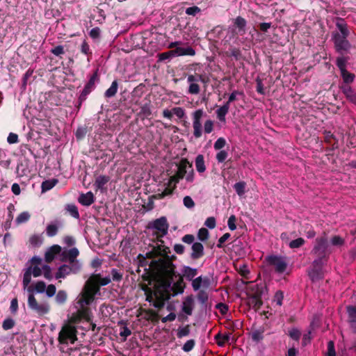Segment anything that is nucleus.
Wrapping results in <instances>:
<instances>
[{
    "label": "nucleus",
    "mask_w": 356,
    "mask_h": 356,
    "mask_svg": "<svg viewBox=\"0 0 356 356\" xmlns=\"http://www.w3.org/2000/svg\"><path fill=\"white\" fill-rule=\"evenodd\" d=\"M324 140L326 143L332 145V149H335L339 147L338 140L331 131H325L324 132Z\"/></svg>",
    "instance_id": "5701e85b"
},
{
    "label": "nucleus",
    "mask_w": 356,
    "mask_h": 356,
    "mask_svg": "<svg viewBox=\"0 0 356 356\" xmlns=\"http://www.w3.org/2000/svg\"><path fill=\"white\" fill-rule=\"evenodd\" d=\"M190 334V325H186L183 327H179L177 330V336L178 338L181 339L184 337L188 336Z\"/></svg>",
    "instance_id": "09e8293b"
},
{
    "label": "nucleus",
    "mask_w": 356,
    "mask_h": 356,
    "mask_svg": "<svg viewBox=\"0 0 356 356\" xmlns=\"http://www.w3.org/2000/svg\"><path fill=\"white\" fill-rule=\"evenodd\" d=\"M231 334H227L222 335L220 333L217 334L215 336V339L218 340V339H221V341H217V344L219 346H223L226 342H228L230 339Z\"/></svg>",
    "instance_id": "a18cd8bd"
},
{
    "label": "nucleus",
    "mask_w": 356,
    "mask_h": 356,
    "mask_svg": "<svg viewBox=\"0 0 356 356\" xmlns=\"http://www.w3.org/2000/svg\"><path fill=\"white\" fill-rule=\"evenodd\" d=\"M70 263V268L71 270V273H77L80 271L81 268V265L79 262L78 260H74L73 262H69Z\"/></svg>",
    "instance_id": "864d4df0"
},
{
    "label": "nucleus",
    "mask_w": 356,
    "mask_h": 356,
    "mask_svg": "<svg viewBox=\"0 0 356 356\" xmlns=\"http://www.w3.org/2000/svg\"><path fill=\"white\" fill-rule=\"evenodd\" d=\"M266 260L270 266L275 267V271L278 273H284L287 268V263L282 257L269 255L266 257Z\"/></svg>",
    "instance_id": "9d476101"
},
{
    "label": "nucleus",
    "mask_w": 356,
    "mask_h": 356,
    "mask_svg": "<svg viewBox=\"0 0 356 356\" xmlns=\"http://www.w3.org/2000/svg\"><path fill=\"white\" fill-rule=\"evenodd\" d=\"M204 111L202 109L196 110L193 114V135L196 138H199L202 135L201 119Z\"/></svg>",
    "instance_id": "9b49d317"
},
{
    "label": "nucleus",
    "mask_w": 356,
    "mask_h": 356,
    "mask_svg": "<svg viewBox=\"0 0 356 356\" xmlns=\"http://www.w3.org/2000/svg\"><path fill=\"white\" fill-rule=\"evenodd\" d=\"M44 238L42 234H34L29 238V245L33 248L40 247L43 243Z\"/></svg>",
    "instance_id": "393cba45"
},
{
    "label": "nucleus",
    "mask_w": 356,
    "mask_h": 356,
    "mask_svg": "<svg viewBox=\"0 0 356 356\" xmlns=\"http://www.w3.org/2000/svg\"><path fill=\"white\" fill-rule=\"evenodd\" d=\"M177 170L175 174L171 176L169 179V184H177L180 179H182L187 173V168H191L192 163H190L187 159H181V160L177 164Z\"/></svg>",
    "instance_id": "6e6552de"
},
{
    "label": "nucleus",
    "mask_w": 356,
    "mask_h": 356,
    "mask_svg": "<svg viewBox=\"0 0 356 356\" xmlns=\"http://www.w3.org/2000/svg\"><path fill=\"white\" fill-rule=\"evenodd\" d=\"M29 308L39 316H43L49 313L50 307L48 302H38L33 293H30L28 297Z\"/></svg>",
    "instance_id": "423d86ee"
},
{
    "label": "nucleus",
    "mask_w": 356,
    "mask_h": 356,
    "mask_svg": "<svg viewBox=\"0 0 356 356\" xmlns=\"http://www.w3.org/2000/svg\"><path fill=\"white\" fill-rule=\"evenodd\" d=\"M65 210L69 214L74 218L75 219H79L80 216L79 213V210L77 207L74 204H67L65 206Z\"/></svg>",
    "instance_id": "473e14b6"
},
{
    "label": "nucleus",
    "mask_w": 356,
    "mask_h": 356,
    "mask_svg": "<svg viewBox=\"0 0 356 356\" xmlns=\"http://www.w3.org/2000/svg\"><path fill=\"white\" fill-rule=\"evenodd\" d=\"M327 262L322 261L321 260H314L312 265L308 270V276L313 282H317L324 278V273L323 268L327 264Z\"/></svg>",
    "instance_id": "0eeeda50"
},
{
    "label": "nucleus",
    "mask_w": 356,
    "mask_h": 356,
    "mask_svg": "<svg viewBox=\"0 0 356 356\" xmlns=\"http://www.w3.org/2000/svg\"><path fill=\"white\" fill-rule=\"evenodd\" d=\"M200 92V85L197 83H189L188 93L190 95H197Z\"/></svg>",
    "instance_id": "8fccbe9b"
},
{
    "label": "nucleus",
    "mask_w": 356,
    "mask_h": 356,
    "mask_svg": "<svg viewBox=\"0 0 356 356\" xmlns=\"http://www.w3.org/2000/svg\"><path fill=\"white\" fill-rule=\"evenodd\" d=\"M344 242V239L338 235L334 236L331 239V243L334 246L343 245Z\"/></svg>",
    "instance_id": "69168bd1"
},
{
    "label": "nucleus",
    "mask_w": 356,
    "mask_h": 356,
    "mask_svg": "<svg viewBox=\"0 0 356 356\" xmlns=\"http://www.w3.org/2000/svg\"><path fill=\"white\" fill-rule=\"evenodd\" d=\"M46 289V284L43 281H38L35 283L34 289L32 286L28 287L27 290L30 293H33L35 290L37 293H44Z\"/></svg>",
    "instance_id": "2f4dec72"
},
{
    "label": "nucleus",
    "mask_w": 356,
    "mask_h": 356,
    "mask_svg": "<svg viewBox=\"0 0 356 356\" xmlns=\"http://www.w3.org/2000/svg\"><path fill=\"white\" fill-rule=\"evenodd\" d=\"M327 356H336V351L334 348V343L333 341L327 342Z\"/></svg>",
    "instance_id": "774afa93"
},
{
    "label": "nucleus",
    "mask_w": 356,
    "mask_h": 356,
    "mask_svg": "<svg viewBox=\"0 0 356 356\" xmlns=\"http://www.w3.org/2000/svg\"><path fill=\"white\" fill-rule=\"evenodd\" d=\"M87 128L86 127H79L76 131V133H75V136H76V138L77 140H81L83 139L86 134H87Z\"/></svg>",
    "instance_id": "13d9d810"
},
{
    "label": "nucleus",
    "mask_w": 356,
    "mask_h": 356,
    "mask_svg": "<svg viewBox=\"0 0 356 356\" xmlns=\"http://www.w3.org/2000/svg\"><path fill=\"white\" fill-rule=\"evenodd\" d=\"M264 328L260 327L259 329L253 330L251 334V338L254 342H259L264 339Z\"/></svg>",
    "instance_id": "72a5a7b5"
},
{
    "label": "nucleus",
    "mask_w": 356,
    "mask_h": 356,
    "mask_svg": "<svg viewBox=\"0 0 356 356\" xmlns=\"http://www.w3.org/2000/svg\"><path fill=\"white\" fill-rule=\"evenodd\" d=\"M182 277H185L188 281H192L194 277L197 275V269L191 268L190 266H184L182 270Z\"/></svg>",
    "instance_id": "4be33fe9"
},
{
    "label": "nucleus",
    "mask_w": 356,
    "mask_h": 356,
    "mask_svg": "<svg viewBox=\"0 0 356 356\" xmlns=\"http://www.w3.org/2000/svg\"><path fill=\"white\" fill-rule=\"evenodd\" d=\"M78 201L82 205L88 207L94 202L93 193L90 191L81 193L78 198Z\"/></svg>",
    "instance_id": "aec40b11"
},
{
    "label": "nucleus",
    "mask_w": 356,
    "mask_h": 356,
    "mask_svg": "<svg viewBox=\"0 0 356 356\" xmlns=\"http://www.w3.org/2000/svg\"><path fill=\"white\" fill-rule=\"evenodd\" d=\"M227 57H233L236 60L242 58V53L239 48L231 47L228 51L225 52Z\"/></svg>",
    "instance_id": "cd10ccee"
},
{
    "label": "nucleus",
    "mask_w": 356,
    "mask_h": 356,
    "mask_svg": "<svg viewBox=\"0 0 356 356\" xmlns=\"http://www.w3.org/2000/svg\"><path fill=\"white\" fill-rule=\"evenodd\" d=\"M58 228L56 224H49L46 227V233L49 237H53L58 233Z\"/></svg>",
    "instance_id": "49530a36"
},
{
    "label": "nucleus",
    "mask_w": 356,
    "mask_h": 356,
    "mask_svg": "<svg viewBox=\"0 0 356 356\" xmlns=\"http://www.w3.org/2000/svg\"><path fill=\"white\" fill-rule=\"evenodd\" d=\"M209 236V231L204 227H202L198 230L197 238L202 241H205L208 239Z\"/></svg>",
    "instance_id": "3c124183"
},
{
    "label": "nucleus",
    "mask_w": 356,
    "mask_h": 356,
    "mask_svg": "<svg viewBox=\"0 0 356 356\" xmlns=\"http://www.w3.org/2000/svg\"><path fill=\"white\" fill-rule=\"evenodd\" d=\"M201 12V9L197 6H193L192 7H188L186 9V14L188 15H191V16H195L197 14L200 13Z\"/></svg>",
    "instance_id": "6e6d98bb"
},
{
    "label": "nucleus",
    "mask_w": 356,
    "mask_h": 356,
    "mask_svg": "<svg viewBox=\"0 0 356 356\" xmlns=\"http://www.w3.org/2000/svg\"><path fill=\"white\" fill-rule=\"evenodd\" d=\"M67 295L65 291L60 290L56 295V302L58 305L64 304L67 300Z\"/></svg>",
    "instance_id": "37998d69"
},
{
    "label": "nucleus",
    "mask_w": 356,
    "mask_h": 356,
    "mask_svg": "<svg viewBox=\"0 0 356 356\" xmlns=\"http://www.w3.org/2000/svg\"><path fill=\"white\" fill-rule=\"evenodd\" d=\"M168 266H165L168 268ZM165 266L159 265V275L151 273L149 269L143 276L145 281H147L149 284L152 282H155L154 289L145 286L143 289L145 292L146 300L152 303L157 309H161L164 307L165 302L171 297L170 287L173 280L169 273L164 271Z\"/></svg>",
    "instance_id": "f257e3e1"
},
{
    "label": "nucleus",
    "mask_w": 356,
    "mask_h": 356,
    "mask_svg": "<svg viewBox=\"0 0 356 356\" xmlns=\"http://www.w3.org/2000/svg\"><path fill=\"white\" fill-rule=\"evenodd\" d=\"M288 336L293 340L296 341H299L302 333L300 330L297 327H292L288 330L287 332Z\"/></svg>",
    "instance_id": "e433bc0d"
},
{
    "label": "nucleus",
    "mask_w": 356,
    "mask_h": 356,
    "mask_svg": "<svg viewBox=\"0 0 356 356\" xmlns=\"http://www.w3.org/2000/svg\"><path fill=\"white\" fill-rule=\"evenodd\" d=\"M331 251L330 250L329 241L325 232L315 239L311 254L314 256L315 260L327 262Z\"/></svg>",
    "instance_id": "20e7f679"
},
{
    "label": "nucleus",
    "mask_w": 356,
    "mask_h": 356,
    "mask_svg": "<svg viewBox=\"0 0 356 356\" xmlns=\"http://www.w3.org/2000/svg\"><path fill=\"white\" fill-rule=\"evenodd\" d=\"M148 229L156 231V238H161L168 234L169 224L167 218L162 216L152 222H149L147 226Z\"/></svg>",
    "instance_id": "39448f33"
},
{
    "label": "nucleus",
    "mask_w": 356,
    "mask_h": 356,
    "mask_svg": "<svg viewBox=\"0 0 356 356\" xmlns=\"http://www.w3.org/2000/svg\"><path fill=\"white\" fill-rule=\"evenodd\" d=\"M50 52L52 54L61 58V55L65 54V50H64L63 46L58 45V46L55 47L54 48H52L50 50Z\"/></svg>",
    "instance_id": "bf43d9fd"
},
{
    "label": "nucleus",
    "mask_w": 356,
    "mask_h": 356,
    "mask_svg": "<svg viewBox=\"0 0 356 356\" xmlns=\"http://www.w3.org/2000/svg\"><path fill=\"white\" fill-rule=\"evenodd\" d=\"M192 287L194 291H199L202 287V275L199 276L192 280Z\"/></svg>",
    "instance_id": "680f3d73"
},
{
    "label": "nucleus",
    "mask_w": 356,
    "mask_h": 356,
    "mask_svg": "<svg viewBox=\"0 0 356 356\" xmlns=\"http://www.w3.org/2000/svg\"><path fill=\"white\" fill-rule=\"evenodd\" d=\"M197 299L202 305H206L209 300V295L204 290H199Z\"/></svg>",
    "instance_id": "ea45409f"
},
{
    "label": "nucleus",
    "mask_w": 356,
    "mask_h": 356,
    "mask_svg": "<svg viewBox=\"0 0 356 356\" xmlns=\"http://www.w3.org/2000/svg\"><path fill=\"white\" fill-rule=\"evenodd\" d=\"M31 266H29V268H27L24 273V276H23V281H22V283H23V286H24V288H26L29 286V284H30L31 281Z\"/></svg>",
    "instance_id": "79ce46f5"
},
{
    "label": "nucleus",
    "mask_w": 356,
    "mask_h": 356,
    "mask_svg": "<svg viewBox=\"0 0 356 356\" xmlns=\"http://www.w3.org/2000/svg\"><path fill=\"white\" fill-rule=\"evenodd\" d=\"M170 253V250L168 247L157 245L154 247L152 250L147 252V257L149 259H153L160 256L157 260H152L149 264V268H152L151 273L159 275V265L163 266H168L164 268V271L169 273L173 280V277L176 275V266L172 263L170 259L168 254Z\"/></svg>",
    "instance_id": "7ed1b4c3"
},
{
    "label": "nucleus",
    "mask_w": 356,
    "mask_h": 356,
    "mask_svg": "<svg viewBox=\"0 0 356 356\" xmlns=\"http://www.w3.org/2000/svg\"><path fill=\"white\" fill-rule=\"evenodd\" d=\"M179 277V279L170 287V291H172V296H177L178 294L183 293L185 289V284L184 282V278L179 274L176 272V275L173 277V279L176 277Z\"/></svg>",
    "instance_id": "4468645a"
},
{
    "label": "nucleus",
    "mask_w": 356,
    "mask_h": 356,
    "mask_svg": "<svg viewBox=\"0 0 356 356\" xmlns=\"http://www.w3.org/2000/svg\"><path fill=\"white\" fill-rule=\"evenodd\" d=\"M247 21L245 18L238 16L234 19V27L232 33L234 35H243L245 33Z\"/></svg>",
    "instance_id": "ddd939ff"
},
{
    "label": "nucleus",
    "mask_w": 356,
    "mask_h": 356,
    "mask_svg": "<svg viewBox=\"0 0 356 356\" xmlns=\"http://www.w3.org/2000/svg\"><path fill=\"white\" fill-rule=\"evenodd\" d=\"M192 252L190 257L193 260H197L202 258L204 254V248L203 245L200 242H195L192 244Z\"/></svg>",
    "instance_id": "dca6fc26"
},
{
    "label": "nucleus",
    "mask_w": 356,
    "mask_h": 356,
    "mask_svg": "<svg viewBox=\"0 0 356 356\" xmlns=\"http://www.w3.org/2000/svg\"><path fill=\"white\" fill-rule=\"evenodd\" d=\"M96 76V74H94L90 76L82 91L90 94L94 90Z\"/></svg>",
    "instance_id": "c9c22d12"
},
{
    "label": "nucleus",
    "mask_w": 356,
    "mask_h": 356,
    "mask_svg": "<svg viewBox=\"0 0 356 356\" xmlns=\"http://www.w3.org/2000/svg\"><path fill=\"white\" fill-rule=\"evenodd\" d=\"M58 182L56 179H48L42 181L41 185L42 192H46L53 188Z\"/></svg>",
    "instance_id": "7c9ffc66"
},
{
    "label": "nucleus",
    "mask_w": 356,
    "mask_h": 356,
    "mask_svg": "<svg viewBox=\"0 0 356 356\" xmlns=\"http://www.w3.org/2000/svg\"><path fill=\"white\" fill-rule=\"evenodd\" d=\"M226 145V140L224 138L220 137L215 142L213 147L216 150H219L223 148Z\"/></svg>",
    "instance_id": "338daca9"
},
{
    "label": "nucleus",
    "mask_w": 356,
    "mask_h": 356,
    "mask_svg": "<svg viewBox=\"0 0 356 356\" xmlns=\"http://www.w3.org/2000/svg\"><path fill=\"white\" fill-rule=\"evenodd\" d=\"M195 341L194 339L188 340L183 346L182 350L184 352H190L195 346Z\"/></svg>",
    "instance_id": "e2e57ef3"
},
{
    "label": "nucleus",
    "mask_w": 356,
    "mask_h": 356,
    "mask_svg": "<svg viewBox=\"0 0 356 356\" xmlns=\"http://www.w3.org/2000/svg\"><path fill=\"white\" fill-rule=\"evenodd\" d=\"M15 325V321L11 318H6L2 323V327L4 330L12 329Z\"/></svg>",
    "instance_id": "603ef678"
},
{
    "label": "nucleus",
    "mask_w": 356,
    "mask_h": 356,
    "mask_svg": "<svg viewBox=\"0 0 356 356\" xmlns=\"http://www.w3.org/2000/svg\"><path fill=\"white\" fill-rule=\"evenodd\" d=\"M70 274H71L70 266L67 264H63L58 268V271L56 273L55 277L56 279L64 278Z\"/></svg>",
    "instance_id": "bb28decb"
},
{
    "label": "nucleus",
    "mask_w": 356,
    "mask_h": 356,
    "mask_svg": "<svg viewBox=\"0 0 356 356\" xmlns=\"http://www.w3.org/2000/svg\"><path fill=\"white\" fill-rule=\"evenodd\" d=\"M42 270H43V275L44 277L48 280H52L53 278V275H52V273H51V268L48 265H44L42 268Z\"/></svg>",
    "instance_id": "052dcab7"
},
{
    "label": "nucleus",
    "mask_w": 356,
    "mask_h": 356,
    "mask_svg": "<svg viewBox=\"0 0 356 356\" xmlns=\"http://www.w3.org/2000/svg\"><path fill=\"white\" fill-rule=\"evenodd\" d=\"M284 299V293L282 291H277L273 301L276 302V304L279 306H281L282 305V301Z\"/></svg>",
    "instance_id": "0e129e2a"
},
{
    "label": "nucleus",
    "mask_w": 356,
    "mask_h": 356,
    "mask_svg": "<svg viewBox=\"0 0 356 356\" xmlns=\"http://www.w3.org/2000/svg\"><path fill=\"white\" fill-rule=\"evenodd\" d=\"M194 299L192 295L186 297L182 305V311L186 315L191 316L193 313Z\"/></svg>",
    "instance_id": "a211bd4d"
},
{
    "label": "nucleus",
    "mask_w": 356,
    "mask_h": 356,
    "mask_svg": "<svg viewBox=\"0 0 356 356\" xmlns=\"http://www.w3.org/2000/svg\"><path fill=\"white\" fill-rule=\"evenodd\" d=\"M305 243V239L303 238L300 237L295 240L291 241L289 243V246L292 249L298 248H300L301 246H302Z\"/></svg>",
    "instance_id": "de8ad7c7"
},
{
    "label": "nucleus",
    "mask_w": 356,
    "mask_h": 356,
    "mask_svg": "<svg viewBox=\"0 0 356 356\" xmlns=\"http://www.w3.org/2000/svg\"><path fill=\"white\" fill-rule=\"evenodd\" d=\"M266 289L264 286L262 284H256L254 288L252 289L254 293L253 296H258L259 297V299H261V296L263 295L264 291Z\"/></svg>",
    "instance_id": "4d7b16f0"
},
{
    "label": "nucleus",
    "mask_w": 356,
    "mask_h": 356,
    "mask_svg": "<svg viewBox=\"0 0 356 356\" xmlns=\"http://www.w3.org/2000/svg\"><path fill=\"white\" fill-rule=\"evenodd\" d=\"M110 177L108 176L100 175L95 179V185L97 190H99L102 193L106 191L107 183L108 182Z\"/></svg>",
    "instance_id": "6ab92c4d"
},
{
    "label": "nucleus",
    "mask_w": 356,
    "mask_h": 356,
    "mask_svg": "<svg viewBox=\"0 0 356 356\" xmlns=\"http://www.w3.org/2000/svg\"><path fill=\"white\" fill-rule=\"evenodd\" d=\"M76 333L74 326H64L59 333L58 341L60 343H67L68 341L74 343L77 339Z\"/></svg>",
    "instance_id": "1a4fd4ad"
},
{
    "label": "nucleus",
    "mask_w": 356,
    "mask_h": 356,
    "mask_svg": "<svg viewBox=\"0 0 356 356\" xmlns=\"http://www.w3.org/2000/svg\"><path fill=\"white\" fill-rule=\"evenodd\" d=\"M249 305H252L254 309L257 310L260 309L263 305V302L261 299H259L258 296L251 295L249 298Z\"/></svg>",
    "instance_id": "f704fd0d"
},
{
    "label": "nucleus",
    "mask_w": 356,
    "mask_h": 356,
    "mask_svg": "<svg viewBox=\"0 0 356 356\" xmlns=\"http://www.w3.org/2000/svg\"><path fill=\"white\" fill-rule=\"evenodd\" d=\"M246 186L247 184L245 181H241L236 182L233 188L235 190L236 194L239 197H243L245 193H246Z\"/></svg>",
    "instance_id": "c85d7f7f"
},
{
    "label": "nucleus",
    "mask_w": 356,
    "mask_h": 356,
    "mask_svg": "<svg viewBox=\"0 0 356 356\" xmlns=\"http://www.w3.org/2000/svg\"><path fill=\"white\" fill-rule=\"evenodd\" d=\"M348 36H340L339 33L333 35L334 46L338 51H347L350 48V44L347 40Z\"/></svg>",
    "instance_id": "f8f14e48"
},
{
    "label": "nucleus",
    "mask_w": 356,
    "mask_h": 356,
    "mask_svg": "<svg viewBox=\"0 0 356 356\" xmlns=\"http://www.w3.org/2000/svg\"><path fill=\"white\" fill-rule=\"evenodd\" d=\"M229 110L227 109V106H222L216 111V115L218 119L222 122H225V116L227 114Z\"/></svg>",
    "instance_id": "a19ab883"
},
{
    "label": "nucleus",
    "mask_w": 356,
    "mask_h": 356,
    "mask_svg": "<svg viewBox=\"0 0 356 356\" xmlns=\"http://www.w3.org/2000/svg\"><path fill=\"white\" fill-rule=\"evenodd\" d=\"M336 26L340 31V36H348L349 31L348 24L343 18H338L336 22Z\"/></svg>",
    "instance_id": "b1692460"
},
{
    "label": "nucleus",
    "mask_w": 356,
    "mask_h": 356,
    "mask_svg": "<svg viewBox=\"0 0 356 356\" xmlns=\"http://www.w3.org/2000/svg\"><path fill=\"white\" fill-rule=\"evenodd\" d=\"M346 311L348 316V322L355 323L356 322V307L353 305H348L346 307Z\"/></svg>",
    "instance_id": "4c0bfd02"
},
{
    "label": "nucleus",
    "mask_w": 356,
    "mask_h": 356,
    "mask_svg": "<svg viewBox=\"0 0 356 356\" xmlns=\"http://www.w3.org/2000/svg\"><path fill=\"white\" fill-rule=\"evenodd\" d=\"M175 55L177 56H195V51L191 47H187L186 48L184 47H177L174 49Z\"/></svg>",
    "instance_id": "a878e982"
},
{
    "label": "nucleus",
    "mask_w": 356,
    "mask_h": 356,
    "mask_svg": "<svg viewBox=\"0 0 356 356\" xmlns=\"http://www.w3.org/2000/svg\"><path fill=\"white\" fill-rule=\"evenodd\" d=\"M347 59L345 57H339L337 58L336 65L339 67L340 72L346 70Z\"/></svg>",
    "instance_id": "5fc2aeb1"
},
{
    "label": "nucleus",
    "mask_w": 356,
    "mask_h": 356,
    "mask_svg": "<svg viewBox=\"0 0 356 356\" xmlns=\"http://www.w3.org/2000/svg\"><path fill=\"white\" fill-rule=\"evenodd\" d=\"M31 215L28 211H24L19 214L16 218V223L20 225L29 220Z\"/></svg>",
    "instance_id": "c03bdc74"
},
{
    "label": "nucleus",
    "mask_w": 356,
    "mask_h": 356,
    "mask_svg": "<svg viewBox=\"0 0 356 356\" xmlns=\"http://www.w3.org/2000/svg\"><path fill=\"white\" fill-rule=\"evenodd\" d=\"M108 277H102L100 274H92L86 282L77 303L79 305V314L81 318L90 321L91 312L88 306L94 300L95 296L99 291L100 286L110 283Z\"/></svg>",
    "instance_id": "f03ea898"
},
{
    "label": "nucleus",
    "mask_w": 356,
    "mask_h": 356,
    "mask_svg": "<svg viewBox=\"0 0 356 356\" xmlns=\"http://www.w3.org/2000/svg\"><path fill=\"white\" fill-rule=\"evenodd\" d=\"M79 251L76 248H72L70 250H65L61 252L60 260L63 262H73V261L76 259V257L79 256Z\"/></svg>",
    "instance_id": "2eb2a0df"
},
{
    "label": "nucleus",
    "mask_w": 356,
    "mask_h": 356,
    "mask_svg": "<svg viewBox=\"0 0 356 356\" xmlns=\"http://www.w3.org/2000/svg\"><path fill=\"white\" fill-rule=\"evenodd\" d=\"M341 76L343 82L346 84H349L353 82L355 79V74L349 72L347 70H343V71H341Z\"/></svg>",
    "instance_id": "58836bf2"
},
{
    "label": "nucleus",
    "mask_w": 356,
    "mask_h": 356,
    "mask_svg": "<svg viewBox=\"0 0 356 356\" xmlns=\"http://www.w3.org/2000/svg\"><path fill=\"white\" fill-rule=\"evenodd\" d=\"M195 167L198 172L202 173L206 170L204 158L202 154H198L195 158Z\"/></svg>",
    "instance_id": "c756f323"
},
{
    "label": "nucleus",
    "mask_w": 356,
    "mask_h": 356,
    "mask_svg": "<svg viewBox=\"0 0 356 356\" xmlns=\"http://www.w3.org/2000/svg\"><path fill=\"white\" fill-rule=\"evenodd\" d=\"M343 93L345 95L346 99L356 105V92L348 85L341 87Z\"/></svg>",
    "instance_id": "412c9836"
},
{
    "label": "nucleus",
    "mask_w": 356,
    "mask_h": 356,
    "mask_svg": "<svg viewBox=\"0 0 356 356\" xmlns=\"http://www.w3.org/2000/svg\"><path fill=\"white\" fill-rule=\"evenodd\" d=\"M61 252V247L58 245L51 246L44 254V259L47 263L51 262L56 254Z\"/></svg>",
    "instance_id": "f3484780"
}]
</instances>
